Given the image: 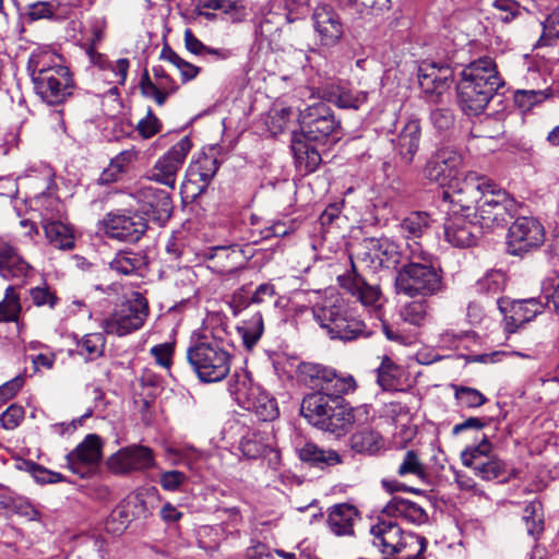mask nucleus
Here are the masks:
<instances>
[{
  "mask_svg": "<svg viewBox=\"0 0 559 559\" xmlns=\"http://www.w3.org/2000/svg\"><path fill=\"white\" fill-rule=\"evenodd\" d=\"M455 191L467 195L457 200L462 207L469 209L471 203H477V217L481 228L503 227L519 209V203L504 190L498 188L489 178L474 171L465 175L462 187Z\"/></svg>",
  "mask_w": 559,
  "mask_h": 559,
  "instance_id": "1",
  "label": "nucleus"
},
{
  "mask_svg": "<svg viewBox=\"0 0 559 559\" xmlns=\"http://www.w3.org/2000/svg\"><path fill=\"white\" fill-rule=\"evenodd\" d=\"M301 415L312 426L344 436L354 426H361L369 421L370 413L367 405L352 407L344 400L333 399L322 391L313 392L302 399Z\"/></svg>",
  "mask_w": 559,
  "mask_h": 559,
  "instance_id": "2",
  "label": "nucleus"
},
{
  "mask_svg": "<svg viewBox=\"0 0 559 559\" xmlns=\"http://www.w3.org/2000/svg\"><path fill=\"white\" fill-rule=\"evenodd\" d=\"M501 86L503 81L493 59L478 58L461 71L456 85L459 105L466 115L478 116Z\"/></svg>",
  "mask_w": 559,
  "mask_h": 559,
  "instance_id": "3",
  "label": "nucleus"
},
{
  "mask_svg": "<svg viewBox=\"0 0 559 559\" xmlns=\"http://www.w3.org/2000/svg\"><path fill=\"white\" fill-rule=\"evenodd\" d=\"M27 70L35 92L47 104H61L72 94L74 81L60 55L37 49L29 56Z\"/></svg>",
  "mask_w": 559,
  "mask_h": 559,
  "instance_id": "4",
  "label": "nucleus"
},
{
  "mask_svg": "<svg viewBox=\"0 0 559 559\" xmlns=\"http://www.w3.org/2000/svg\"><path fill=\"white\" fill-rule=\"evenodd\" d=\"M224 330L202 333L187 348V360L202 382H218L230 371L231 357Z\"/></svg>",
  "mask_w": 559,
  "mask_h": 559,
  "instance_id": "5",
  "label": "nucleus"
},
{
  "mask_svg": "<svg viewBox=\"0 0 559 559\" xmlns=\"http://www.w3.org/2000/svg\"><path fill=\"white\" fill-rule=\"evenodd\" d=\"M408 247L409 261L399 270L395 277L397 293L409 297H428L440 293L443 289L442 276L433 264V257L416 241Z\"/></svg>",
  "mask_w": 559,
  "mask_h": 559,
  "instance_id": "6",
  "label": "nucleus"
},
{
  "mask_svg": "<svg viewBox=\"0 0 559 559\" xmlns=\"http://www.w3.org/2000/svg\"><path fill=\"white\" fill-rule=\"evenodd\" d=\"M369 533L384 559H425L426 538L405 532L396 522L379 519Z\"/></svg>",
  "mask_w": 559,
  "mask_h": 559,
  "instance_id": "7",
  "label": "nucleus"
},
{
  "mask_svg": "<svg viewBox=\"0 0 559 559\" xmlns=\"http://www.w3.org/2000/svg\"><path fill=\"white\" fill-rule=\"evenodd\" d=\"M313 316L331 340L350 342L370 334L365 322L350 314L338 300L316 306Z\"/></svg>",
  "mask_w": 559,
  "mask_h": 559,
  "instance_id": "8",
  "label": "nucleus"
},
{
  "mask_svg": "<svg viewBox=\"0 0 559 559\" xmlns=\"http://www.w3.org/2000/svg\"><path fill=\"white\" fill-rule=\"evenodd\" d=\"M301 380L333 399L343 400L342 396L355 392L356 380L350 374H338L334 369L320 364L302 362L298 367Z\"/></svg>",
  "mask_w": 559,
  "mask_h": 559,
  "instance_id": "9",
  "label": "nucleus"
},
{
  "mask_svg": "<svg viewBox=\"0 0 559 559\" xmlns=\"http://www.w3.org/2000/svg\"><path fill=\"white\" fill-rule=\"evenodd\" d=\"M150 313L147 299L141 293H133L114 313L103 322L107 334L126 336L140 330Z\"/></svg>",
  "mask_w": 559,
  "mask_h": 559,
  "instance_id": "10",
  "label": "nucleus"
},
{
  "mask_svg": "<svg viewBox=\"0 0 559 559\" xmlns=\"http://www.w3.org/2000/svg\"><path fill=\"white\" fill-rule=\"evenodd\" d=\"M298 122L300 132L295 135L314 143H324L341 126L330 106L322 102L300 110Z\"/></svg>",
  "mask_w": 559,
  "mask_h": 559,
  "instance_id": "11",
  "label": "nucleus"
},
{
  "mask_svg": "<svg viewBox=\"0 0 559 559\" xmlns=\"http://www.w3.org/2000/svg\"><path fill=\"white\" fill-rule=\"evenodd\" d=\"M461 460L483 480H493L507 473V464L493 453L492 444L486 437L477 445L462 451Z\"/></svg>",
  "mask_w": 559,
  "mask_h": 559,
  "instance_id": "12",
  "label": "nucleus"
},
{
  "mask_svg": "<svg viewBox=\"0 0 559 559\" xmlns=\"http://www.w3.org/2000/svg\"><path fill=\"white\" fill-rule=\"evenodd\" d=\"M156 464L154 451L146 445L131 444L112 453L106 461L107 468L115 475H130L145 472Z\"/></svg>",
  "mask_w": 559,
  "mask_h": 559,
  "instance_id": "13",
  "label": "nucleus"
},
{
  "mask_svg": "<svg viewBox=\"0 0 559 559\" xmlns=\"http://www.w3.org/2000/svg\"><path fill=\"white\" fill-rule=\"evenodd\" d=\"M545 239L542 224L527 216L515 219L509 227L507 235V250L512 255H522L538 248Z\"/></svg>",
  "mask_w": 559,
  "mask_h": 559,
  "instance_id": "14",
  "label": "nucleus"
},
{
  "mask_svg": "<svg viewBox=\"0 0 559 559\" xmlns=\"http://www.w3.org/2000/svg\"><path fill=\"white\" fill-rule=\"evenodd\" d=\"M192 143L188 136L180 139L159 157L148 174V179L175 189L176 177L182 167Z\"/></svg>",
  "mask_w": 559,
  "mask_h": 559,
  "instance_id": "15",
  "label": "nucleus"
},
{
  "mask_svg": "<svg viewBox=\"0 0 559 559\" xmlns=\"http://www.w3.org/2000/svg\"><path fill=\"white\" fill-rule=\"evenodd\" d=\"M357 258L374 271L382 267L395 269L401 262V252L397 245L385 237L366 238Z\"/></svg>",
  "mask_w": 559,
  "mask_h": 559,
  "instance_id": "16",
  "label": "nucleus"
},
{
  "mask_svg": "<svg viewBox=\"0 0 559 559\" xmlns=\"http://www.w3.org/2000/svg\"><path fill=\"white\" fill-rule=\"evenodd\" d=\"M103 223L106 235L121 241L135 242L147 229L146 219L136 212H110Z\"/></svg>",
  "mask_w": 559,
  "mask_h": 559,
  "instance_id": "17",
  "label": "nucleus"
},
{
  "mask_svg": "<svg viewBox=\"0 0 559 559\" xmlns=\"http://www.w3.org/2000/svg\"><path fill=\"white\" fill-rule=\"evenodd\" d=\"M462 166V156L460 153L450 147L438 150L427 162L425 167V176L428 180L440 186L448 185L450 188L456 189L459 183H454L459 169Z\"/></svg>",
  "mask_w": 559,
  "mask_h": 559,
  "instance_id": "18",
  "label": "nucleus"
},
{
  "mask_svg": "<svg viewBox=\"0 0 559 559\" xmlns=\"http://www.w3.org/2000/svg\"><path fill=\"white\" fill-rule=\"evenodd\" d=\"M33 275L34 267L20 250L9 242H0V277L17 287L27 284Z\"/></svg>",
  "mask_w": 559,
  "mask_h": 559,
  "instance_id": "19",
  "label": "nucleus"
},
{
  "mask_svg": "<svg viewBox=\"0 0 559 559\" xmlns=\"http://www.w3.org/2000/svg\"><path fill=\"white\" fill-rule=\"evenodd\" d=\"M340 285L353 297H355L365 308L379 313L383 296L379 285H371L366 282L357 272L352 262V272L344 276H338Z\"/></svg>",
  "mask_w": 559,
  "mask_h": 559,
  "instance_id": "20",
  "label": "nucleus"
},
{
  "mask_svg": "<svg viewBox=\"0 0 559 559\" xmlns=\"http://www.w3.org/2000/svg\"><path fill=\"white\" fill-rule=\"evenodd\" d=\"M103 456V443L100 437L91 433L66 456L68 467L84 477L86 468L98 464Z\"/></svg>",
  "mask_w": 559,
  "mask_h": 559,
  "instance_id": "21",
  "label": "nucleus"
},
{
  "mask_svg": "<svg viewBox=\"0 0 559 559\" xmlns=\"http://www.w3.org/2000/svg\"><path fill=\"white\" fill-rule=\"evenodd\" d=\"M480 225L466 215L453 213L444 222L445 240L457 248H467L476 243L480 236Z\"/></svg>",
  "mask_w": 559,
  "mask_h": 559,
  "instance_id": "22",
  "label": "nucleus"
},
{
  "mask_svg": "<svg viewBox=\"0 0 559 559\" xmlns=\"http://www.w3.org/2000/svg\"><path fill=\"white\" fill-rule=\"evenodd\" d=\"M313 27L324 46H334L344 33L338 13L329 4L318 5L312 13Z\"/></svg>",
  "mask_w": 559,
  "mask_h": 559,
  "instance_id": "23",
  "label": "nucleus"
},
{
  "mask_svg": "<svg viewBox=\"0 0 559 559\" xmlns=\"http://www.w3.org/2000/svg\"><path fill=\"white\" fill-rule=\"evenodd\" d=\"M132 195L141 204V209L146 215H152L155 219L170 216L173 202L167 191L153 186L141 185Z\"/></svg>",
  "mask_w": 559,
  "mask_h": 559,
  "instance_id": "24",
  "label": "nucleus"
},
{
  "mask_svg": "<svg viewBox=\"0 0 559 559\" xmlns=\"http://www.w3.org/2000/svg\"><path fill=\"white\" fill-rule=\"evenodd\" d=\"M153 79L145 70L141 81L140 90L144 97L152 98L158 106H163L169 95L178 88L174 79L166 73L162 67H153Z\"/></svg>",
  "mask_w": 559,
  "mask_h": 559,
  "instance_id": "25",
  "label": "nucleus"
},
{
  "mask_svg": "<svg viewBox=\"0 0 559 559\" xmlns=\"http://www.w3.org/2000/svg\"><path fill=\"white\" fill-rule=\"evenodd\" d=\"M420 142V124L417 120H409L392 140L393 147L400 163L409 165L418 151Z\"/></svg>",
  "mask_w": 559,
  "mask_h": 559,
  "instance_id": "26",
  "label": "nucleus"
},
{
  "mask_svg": "<svg viewBox=\"0 0 559 559\" xmlns=\"http://www.w3.org/2000/svg\"><path fill=\"white\" fill-rule=\"evenodd\" d=\"M452 80L453 71L449 66L424 62L418 69V82L426 93L441 94Z\"/></svg>",
  "mask_w": 559,
  "mask_h": 559,
  "instance_id": "27",
  "label": "nucleus"
},
{
  "mask_svg": "<svg viewBox=\"0 0 559 559\" xmlns=\"http://www.w3.org/2000/svg\"><path fill=\"white\" fill-rule=\"evenodd\" d=\"M358 518L356 507L348 503L335 504L329 510L328 526L336 536H350L354 534V523Z\"/></svg>",
  "mask_w": 559,
  "mask_h": 559,
  "instance_id": "28",
  "label": "nucleus"
},
{
  "mask_svg": "<svg viewBox=\"0 0 559 559\" xmlns=\"http://www.w3.org/2000/svg\"><path fill=\"white\" fill-rule=\"evenodd\" d=\"M544 301L542 297L538 299L530 298L512 302L511 314L506 317L509 332H514L524 323L532 321L537 314L543 312Z\"/></svg>",
  "mask_w": 559,
  "mask_h": 559,
  "instance_id": "29",
  "label": "nucleus"
},
{
  "mask_svg": "<svg viewBox=\"0 0 559 559\" xmlns=\"http://www.w3.org/2000/svg\"><path fill=\"white\" fill-rule=\"evenodd\" d=\"M297 453L302 462L322 469L343 463V459L337 451L320 448L313 442H306L297 448Z\"/></svg>",
  "mask_w": 559,
  "mask_h": 559,
  "instance_id": "30",
  "label": "nucleus"
},
{
  "mask_svg": "<svg viewBox=\"0 0 559 559\" xmlns=\"http://www.w3.org/2000/svg\"><path fill=\"white\" fill-rule=\"evenodd\" d=\"M206 257L216 260L217 266L228 272L242 267L247 261L243 250L236 243L212 247Z\"/></svg>",
  "mask_w": 559,
  "mask_h": 559,
  "instance_id": "31",
  "label": "nucleus"
},
{
  "mask_svg": "<svg viewBox=\"0 0 559 559\" xmlns=\"http://www.w3.org/2000/svg\"><path fill=\"white\" fill-rule=\"evenodd\" d=\"M292 151L294 153L296 165L301 171L312 173L321 164V155L319 151L302 136L294 135L292 141Z\"/></svg>",
  "mask_w": 559,
  "mask_h": 559,
  "instance_id": "32",
  "label": "nucleus"
},
{
  "mask_svg": "<svg viewBox=\"0 0 559 559\" xmlns=\"http://www.w3.org/2000/svg\"><path fill=\"white\" fill-rule=\"evenodd\" d=\"M41 224L47 240L55 248L70 250L74 247L73 230L67 224L49 218H43Z\"/></svg>",
  "mask_w": 559,
  "mask_h": 559,
  "instance_id": "33",
  "label": "nucleus"
},
{
  "mask_svg": "<svg viewBox=\"0 0 559 559\" xmlns=\"http://www.w3.org/2000/svg\"><path fill=\"white\" fill-rule=\"evenodd\" d=\"M269 433L261 430H249L240 439L238 449L248 460H257L270 448Z\"/></svg>",
  "mask_w": 559,
  "mask_h": 559,
  "instance_id": "34",
  "label": "nucleus"
},
{
  "mask_svg": "<svg viewBox=\"0 0 559 559\" xmlns=\"http://www.w3.org/2000/svg\"><path fill=\"white\" fill-rule=\"evenodd\" d=\"M202 7L218 11L223 20L231 23L241 22L248 16L245 0H203Z\"/></svg>",
  "mask_w": 559,
  "mask_h": 559,
  "instance_id": "35",
  "label": "nucleus"
},
{
  "mask_svg": "<svg viewBox=\"0 0 559 559\" xmlns=\"http://www.w3.org/2000/svg\"><path fill=\"white\" fill-rule=\"evenodd\" d=\"M349 445L357 453L373 454L382 448L383 441L377 431L364 428L352 435Z\"/></svg>",
  "mask_w": 559,
  "mask_h": 559,
  "instance_id": "36",
  "label": "nucleus"
},
{
  "mask_svg": "<svg viewBox=\"0 0 559 559\" xmlns=\"http://www.w3.org/2000/svg\"><path fill=\"white\" fill-rule=\"evenodd\" d=\"M330 100L340 108L359 109L368 100V93L336 86L330 92Z\"/></svg>",
  "mask_w": 559,
  "mask_h": 559,
  "instance_id": "37",
  "label": "nucleus"
},
{
  "mask_svg": "<svg viewBox=\"0 0 559 559\" xmlns=\"http://www.w3.org/2000/svg\"><path fill=\"white\" fill-rule=\"evenodd\" d=\"M522 521L527 534L534 539L544 532L545 516L543 504L539 500L535 499L525 506Z\"/></svg>",
  "mask_w": 559,
  "mask_h": 559,
  "instance_id": "38",
  "label": "nucleus"
},
{
  "mask_svg": "<svg viewBox=\"0 0 559 559\" xmlns=\"http://www.w3.org/2000/svg\"><path fill=\"white\" fill-rule=\"evenodd\" d=\"M145 264L144 257L131 251H119L109 262V269L120 275H131Z\"/></svg>",
  "mask_w": 559,
  "mask_h": 559,
  "instance_id": "39",
  "label": "nucleus"
},
{
  "mask_svg": "<svg viewBox=\"0 0 559 559\" xmlns=\"http://www.w3.org/2000/svg\"><path fill=\"white\" fill-rule=\"evenodd\" d=\"M22 310L15 285H9L0 301V322H16Z\"/></svg>",
  "mask_w": 559,
  "mask_h": 559,
  "instance_id": "40",
  "label": "nucleus"
},
{
  "mask_svg": "<svg viewBox=\"0 0 559 559\" xmlns=\"http://www.w3.org/2000/svg\"><path fill=\"white\" fill-rule=\"evenodd\" d=\"M218 170V162L215 157L209 155L200 156L189 166V175L193 180L201 181L204 186L211 181Z\"/></svg>",
  "mask_w": 559,
  "mask_h": 559,
  "instance_id": "41",
  "label": "nucleus"
},
{
  "mask_svg": "<svg viewBox=\"0 0 559 559\" xmlns=\"http://www.w3.org/2000/svg\"><path fill=\"white\" fill-rule=\"evenodd\" d=\"M404 322L413 325H423L429 317V304L426 297L406 302L400 311Z\"/></svg>",
  "mask_w": 559,
  "mask_h": 559,
  "instance_id": "42",
  "label": "nucleus"
},
{
  "mask_svg": "<svg viewBox=\"0 0 559 559\" xmlns=\"http://www.w3.org/2000/svg\"><path fill=\"white\" fill-rule=\"evenodd\" d=\"M432 219L426 212H412L401 223L403 233L407 238H419L430 227Z\"/></svg>",
  "mask_w": 559,
  "mask_h": 559,
  "instance_id": "43",
  "label": "nucleus"
},
{
  "mask_svg": "<svg viewBox=\"0 0 559 559\" xmlns=\"http://www.w3.org/2000/svg\"><path fill=\"white\" fill-rule=\"evenodd\" d=\"M159 58L174 64L180 72L183 82L197 78L200 68L182 59L168 44L162 48Z\"/></svg>",
  "mask_w": 559,
  "mask_h": 559,
  "instance_id": "44",
  "label": "nucleus"
},
{
  "mask_svg": "<svg viewBox=\"0 0 559 559\" xmlns=\"http://www.w3.org/2000/svg\"><path fill=\"white\" fill-rule=\"evenodd\" d=\"M238 332L246 347L252 348L263 333V319L260 311L254 312L250 320L245 321L242 325L238 328Z\"/></svg>",
  "mask_w": 559,
  "mask_h": 559,
  "instance_id": "45",
  "label": "nucleus"
},
{
  "mask_svg": "<svg viewBox=\"0 0 559 559\" xmlns=\"http://www.w3.org/2000/svg\"><path fill=\"white\" fill-rule=\"evenodd\" d=\"M138 158V152L134 150H126L119 153L115 158L111 159L110 166L106 169L100 177L102 181L109 182L116 181L115 174H121L126 171L127 167L135 162Z\"/></svg>",
  "mask_w": 559,
  "mask_h": 559,
  "instance_id": "46",
  "label": "nucleus"
},
{
  "mask_svg": "<svg viewBox=\"0 0 559 559\" xmlns=\"http://www.w3.org/2000/svg\"><path fill=\"white\" fill-rule=\"evenodd\" d=\"M104 347L105 337L100 333L86 334L78 342L79 353L86 355V358L91 360L102 356Z\"/></svg>",
  "mask_w": 559,
  "mask_h": 559,
  "instance_id": "47",
  "label": "nucleus"
},
{
  "mask_svg": "<svg viewBox=\"0 0 559 559\" xmlns=\"http://www.w3.org/2000/svg\"><path fill=\"white\" fill-rule=\"evenodd\" d=\"M397 474L400 476L414 475L420 479L426 477L425 466L417 452L414 450L406 451L397 468Z\"/></svg>",
  "mask_w": 559,
  "mask_h": 559,
  "instance_id": "48",
  "label": "nucleus"
},
{
  "mask_svg": "<svg viewBox=\"0 0 559 559\" xmlns=\"http://www.w3.org/2000/svg\"><path fill=\"white\" fill-rule=\"evenodd\" d=\"M23 464L24 469L39 484H57L64 479L62 474L47 469L35 462L25 461Z\"/></svg>",
  "mask_w": 559,
  "mask_h": 559,
  "instance_id": "49",
  "label": "nucleus"
},
{
  "mask_svg": "<svg viewBox=\"0 0 559 559\" xmlns=\"http://www.w3.org/2000/svg\"><path fill=\"white\" fill-rule=\"evenodd\" d=\"M506 285V276L501 271H492L477 282V289L486 295L500 294Z\"/></svg>",
  "mask_w": 559,
  "mask_h": 559,
  "instance_id": "50",
  "label": "nucleus"
},
{
  "mask_svg": "<svg viewBox=\"0 0 559 559\" xmlns=\"http://www.w3.org/2000/svg\"><path fill=\"white\" fill-rule=\"evenodd\" d=\"M397 377L399 366L391 358L384 356L378 367V383L383 389L390 390L395 385Z\"/></svg>",
  "mask_w": 559,
  "mask_h": 559,
  "instance_id": "51",
  "label": "nucleus"
},
{
  "mask_svg": "<svg viewBox=\"0 0 559 559\" xmlns=\"http://www.w3.org/2000/svg\"><path fill=\"white\" fill-rule=\"evenodd\" d=\"M130 522L129 514L124 508L118 507L108 515L105 521V531L108 534H122Z\"/></svg>",
  "mask_w": 559,
  "mask_h": 559,
  "instance_id": "52",
  "label": "nucleus"
},
{
  "mask_svg": "<svg viewBox=\"0 0 559 559\" xmlns=\"http://www.w3.org/2000/svg\"><path fill=\"white\" fill-rule=\"evenodd\" d=\"M249 409H252L257 416L263 421H270L277 417L278 409L274 400L269 399L266 396L258 399L252 402L249 406Z\"/></svg>",
  "mask_w": 559,
  "mask_h": 559,
  "instance_id": "53",
  "label": "nucleus"
},
{
  "mask_svg": "<svg viewBox=\"0 0 559 559\" xmlns=\"http://www.w3.org/2000/svg\"><path fill=\"white\" fill-rule=\"evenodd\" d=\"M455 397L461 405L466 407H479L487 402V399L478 390L468 386H457Z\"/></svg>",
  "mask_w": 559,
  "mask_h": 559,
  "instance_id": "54",
  "label": "nucleus"
},
{
  "mask_svg": "<svg viewBox=\"0 0 559 559\" xmlns=\"http://www.w3.org/2000/svg\"><path fill=\"white\" fill-rule=\"evenodd\" d=\"M542 25L543 34L539 41L543 45H551L552 40H559V8L550 13Z\"/></svg>",
  "mask_w": 559,
  "mask_h": 559,
  "instance_id": "55",
  "label": "nucleus"
},
{
  "mask_svg": "<svg viewBox=\"0 0 559 559\" xmlns=\"http://www.w3.org/2000/svg\"><path fill=\"white\" fill-rule=\"evenodd\" d=\"M496 17L509 23L521 14V7L515 0H495Z\"/></svg>",
  "mask_w": 559,
  "mask_h": 559,
  "instance_id": "56",
  "label": "nucleus"
},
{
  "mask_svg": "<svg viewBox=\"0 0 559 559\" xmlns=\"http://www.w3.org/2000/svg\"><path fill=\"white\" fill-rule=\"evenodd\" d=\"M29 296L36 307L48 306L53 309L58 302V297L48 286H36L29 289Z\"/></svg>",
  "mask_w": 559,
  "mask_h": 559,
  "instance_id": "57",
  "label": "nucleus"
},
{
  "mask_svg": "<svg viewBox=\"0 0 559 559\" xmlns=\"http://www.w3.org/2000/svg\"><path fill=\"white\" fill-rule=\"evenodd\" d=\"M187 479V475L183 472L174 469L162 473L159 484L164 490L176 491Z\"/></svg>",
  "mask_w": 559,
  "mask_h": 559,
  "instance_id": "58",
  "label": "nucleus"
},
{
  "mask_svg": "<svg viewBox=\"0 0 559 559\" xmlns=\"http://www.w3.org/2000/svg\"><path fill=\"white\" fill-rule=\"evenodd\" d=\"M160 128L159 119L148 109L146 117L139 121L136 130L144 139H150L158 133Z\"/></svg>",
  "mask_w": 559,
  "mask_h": 559,
  "instance_id": "59",
  "label": "nucleus"
},
{
  "mask_svg": "<svg viewBox=\"0 0 559 559\" xmlns=\"http://www.w3.org/2000/svg\"><path fill=\"white\" fill-rule=\"evenodd\" d=\"M411 500L393 497L383 508L382 513L390 518H403L406 520Z\"/></svg>",
  "mask_w": 559,
  "mask_h": 559,
  "instance_id": "60",
  "label": "nucleus"
},
{
  "mask_svg": "<svg viewBox=\"0 0 559 559\" xmlns=\"http://www.w3.org/2000/svg\"><path fill=\"white\" fill-rule=\"evenodd\" d=\"M24 408L12 404L1 415L2 427L8 430L16 428L24 418Z\"/></svg>",
  "mask_w": 559,
  "mask_h": 559,
  "instance_id": "61",
  "label": "nucleus"
},
{
  "mask_svg": "<svg viewBox=\"0 0 559 559\" xmlns=\"http://www.w3.org/2000/svg\"><path fill=\"white\" fill-rule=\"evenodd\" d=\"M22 506V499L11 488L0 484V512L17 510Z\"/></svg>",
  "mask_w": 559,
  "mask_h": 559,
  "instance_id": "62",
  "label": "nucleus"
},
{
  "mask_svg": "<svg viewBox=\"0 0 559 559\" xmlns=\"http://www.w3.org/2000/svg\"><path fill=\"white\" fill-rule=\"evenodd\" d=\"M430 119L436 129L449 130L454 124L453 112L448 108H437L431 111Z\"/></svg>",
  "mask_w": 559,
  "mask_h": 559,
  "instance_id": "63",
  "label": "nucleus"
},
{
  "mask_svg": "<svg viewBox=\"0 0 559 559\" xmlns=\"http://www.w3.org/2000/svg\"><path fill=\"white\" fill-rule=\"evenodd\" d=\"M546 305H552L554 310L559 314V274L551 284H544L543 297Z\"/></svg>",
  "mask_w": 559,
  "mask_h": 559,
  "instance_id": "64",
  "label": "nucleus"
}]
</instances>
